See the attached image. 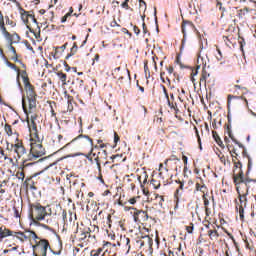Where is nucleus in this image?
Returning <instances> with one entry per match:
<instances>
[{"instance_id":"9","label":"nucleus","mask_w":256,"mask_h":256,"mask_svg":"<svg viewBox=\"0 0 256 256\" xmlns=\"http://www.w3.org/2000/svg\"><path fill=\"white\" fill-rule=\"evenodd\" d=\"M33 241L35 243L32 246L33 256H47L48 249H51L49 240L39 237V239H33Z\"/></svg>"},{"instance_id":"18","label":"nucleus","mask_w":256,"mask_h":256,"mask_svg":"<svg viewBox=\"0 0 256 256\" xmlns=\"http://www.w3.org/2000/svg\"><path fill=\"white\" fill-rule=\"evenodd\" d=\"M8 51L10 53V59L14 61V63H20L23 69H27V66L19 59L17 55V50L14 48L13 44H8Z\"/></svg>"},{"instance_id":"14","label":"nucleus","mask_w":256,"mask_h":256,"mask_svg":"<svg viewBox=\"0 0 256 256\" xmlns=\"http://www.w3.org/2000/svg\"><path fill=\"white\" fill-rule=\"evenodd\" d=\"M236 191L238 193L239 201L237 199L234 200L235 205L238 206V207H245L246 208L247 207V195H249V188L246 189L245 192H241L240 187L238 186L236 188Z\"/></svg>"},{"instance_id":"31","label":"nucleus","mask_w":256,"mask_h":256,"mask_svg":"<svg viewBox=\"0 0 256 256\" xmlns=\"http://www.w3.org/2000/svg\"><path fill=\"white\" fill-rule=\"evenodd\" d=\"M232 161L234 163V173H237V169L238 171H243V164H241V161H237V157H235V155L232 154Z\"/></svg>"},{"instance_id":"7","label":"nucleus","mask_w":256,"mask_h":256,"mask_svg":"<svg viewBox=\"0 0 256 256\" xmlns=\"http://www.w3.org/2000/svg\"><path fill=\"white\" fill-rule=\"evenodd\" d=\"M86 159L93 163V159L97 165L98 173H101V161L103 159H107V150L99 149V147L95 146L91 149L90 153L85 155Z\"/></svg>"},{"instance_id":"57","label":"nucleus","mask_w":256,"mask_h":256,"mask_svg":"<svg viewBox=\"0 0 256 256\" xmlns=\"http://www.w3.org/2000/svg\"><path fill=\"white\" fill-rule=\"evenodd\" d=\"M185 229H186L187 233H193V229H194L193 223H190V225L186 226Z\"/></svg>"},{"instance_id":"52","label":"nucleus","mask_w":256,"mask_h":256,"mask_svg":"<svg viewBox=\"0 0 256 256\" xmlns=\"http://www.w3.org/2000/svg\"><path fill=\"white\" fill-rule=\"evenodd\" d=\"M16 177H17V179H20V181H23L25 179V172H23V170L18 171L16 173Z\"/></svg>"},{"instance_id":"36","label":"nucleus","mask_w":256,"mask_h":256,"mask_svg":"<svg viewBox=\"0 0 256 256\" xmlns=\"http://www.w3.org/2000/svg\"><path fill=\"white\" fill-rule=\"evenodd\" d=\"M235 210H236V213L239 214L240 221H245V207L235 205Z\"/></svg>"},{"instance_id":"22","label":"nucleus","mask_w":256,"mask_h":256,"mask_svg":"<svg viewBox=\"0 0 256 256\" xmlns=\"http://www.w3.org/2000/svg\"><path fill=\"white\" fill-rule=\"evenodd\" d=\"M107 215V211L101 210L100 212H98V214L94 216L93 221H97L98 225H103V227H105V219Z\"/></svg>"},{"instance_id":"60","label":"nucleus","mask_w":256,"mask_h":256,"mask_svg":"<svg viewBox=\"0 0 256 256\" xmlns=\"http://www.w3.org/2000/svg\"><path fill=\"white\" fill-rule=\"evenodd\" d=\"M110 27H121V25H119V23H117V20H115L114 18L113 21L110 22Z\"/></svg>"},{"instance_id":"53","label":"nucleus","mask_w":256,"mask_h":256,"mask_svg":"<svg viewBox=\"0 0 256 256\" xmlns=\"http://www.w3.org/2000/svg\"><path fill=\"white\" fill-rule=\"evenodd\" d=\"M238 43L240 45V50L243 52V47H245V39L243 37H239Z\"/></svg>"},{"instance_id":"55","label":"nucleus","mask_w":256,"mask_h":256,"mask_svg":"<svg viewBox=\"0 0 256 256\" xmlns=\"http://www.w3.org/2000/svg\"><path fill=\"white\" fill-rule=\"evenodd\" d=\"M137 199H139V196L132 197L128 200V203H130V205H135V203H137Z\"/></svg>"},{"instance_id":"37","label":"nucleus","mask_w":256,"mask_h":256,"mask_svg":"<svg viewBox=\"0 0 256 256\" xmlns=\"http://www.w3.org/2000/svg\"><path fill=\"white\" fill-rule=\"evenodd\" d=\"M57 77L61 81L62 85H67V74L63 73V71L56 72Z\"/></svg>"},{"instance_id":"35","label":"nucleus","mask_w":256,"mask_h":256,"mask_svg":"<svg viewBox=\"0 0 256 256\" xmlns=\"http://www.w3.org/2000/svg\"><path fill=\"white\" fill-rule=\"evenodd\" d=\"M24 185L26 189H33L34 191L37 190V187H35V182L32 178H26V180L24 181Z\"/></svg>"},{"instance_id":"43","label":"nucleus","mask_w":256,"mask_h":256,"mask_svg":"<svg viewBox=\"0 0 256 256\" xmlns=\"http://www.w3.org/2000/svg\"><path fill=\"white\" fill-rule=\"evenodd\" d=\"M6 65H8L10 67V69H13L14 71H17L18 76L21 74V70L19 69V67H17V65L7 61Z\"/></svg>"},{"instance_id":"56","label":"nucleus","mask_w":256,"mask_h":256,"mask_svg":"<svg viewBox=\"0 0 256 256\" xmlns=\"http://www.w3.org/2000/svg\"><path fill=\"white\" fill-rule=\"evenodd\" d=\"M71 17V13H66L62 18H61V23H66L67 19Z\"/></svg>"},{"instance_id":"11","label":"nucleus","mask_w":256,"mask_h":256,"mask_svg":"<svg viewBox=\"0 0 256 256\" xmlns=\"http://www.w3.org/2000/svg\"><path fill=\"white\" fill-rule=\"evenodd\" d=\"M128 210L131 211L134 223H137V225H144L149 221V213L147 211L135 207H129Z\"/></svg>"},{"instance_id":"21","label":"nucleus","mask_w":256,"mask_h":256,"mask_svg":"<svg viewBox=\"0 0 256 256\" xmlns=\"http://www.w3.org/2000/svg\"><path fill=\"white\" fill-rule=\"evenodd\" d=\"M112 246L113 244L111 242H104L102 247L91 250L90 256H106L103 254V251H105L106 247H112Z\"/></svg>"},{"instance_id":"5","label":"nucleus","mask_w":256,"mask_h":256,"mask_svg":"<svg viewBox=\"0 0 256 256\" xmlns=\"http://www.w3.org/2000/svg\"><path fill=\"white\" fill-rule=\"evenodd\" d=\"M45 147H43V142L41 141V137L30 138V152L26 158H24V163L27 161H37L40 157L45 155Z\"/></svg>"},{"instance_id":"17","label":"nucleus","mask_w":256,"mask_h":256,"mask_svg":"<svg viewBox=\"0 0 256 256\" xmlns=\"http://www.w3.org/2000/svg\"><path fill=\"white\" fill-rule=\"evenodd\" d=\"M203 85H215V77L211 75V73L207 72L205 68L202 69L201 77H200V84Z\"/></svg>"},{"instance_id":"28","label":"nucleus","mask_w":256,"mask_h":256,"mask_svg":"<svg viewBox=\"0 0 256 256\" xmlns=\"http://www.w3.org/2000/svg\"><path fill=\"white\" fill-rule=\"evenodd\" d=\"M142 242L144 247H146V249H152L153 247V238H151L150 236L146 235L142 237Z\"/></svg>"},{"instance_id":"49","label":"nucleus","mask_w":256,"mask_h":256,"mask_svg":"<svg viewBox=\"0 0 256 256\" xmlns=\"http://www.w3.org/2000/svg\"><path fill=\"white\" fill-rule=\"evenodd\" d=\"M184 187H185V184L183 182L179 181L175 195H179L180 191H183Z\"/></svg>"},{"instance_id":"1","label":"nucleus","mask_w":256,"mask_h":256,"mask_svg":"<svg viewBox=\"0 0 256 256\" xmlns=\"http://www.w3.org/2000/svg\"><path fill=\"white\" fill-rule=\"evenodd\" d=\"M21 78L26 91V99H22V107L24 109V113H32V111L37 109V92L35 91V86H33L29 81V75L26 70L21 71Z\"/></svg>"},{"instance_id":"39","label":"nucleus","mask_w":256,"mask_h":256,"mask_svg":"<svg viewBox=\"0 0 256 256\" xmlns=\"http://www.w3.org/2000/svg\"><path fill=\"white\" fill-rule=\"evenodd\" d=\"M53 51L51 52V55L54 59H60L61 55H63V52H59V46L53 47Z\"/></svg>"},{"instance_id":"12","label":"nucleus","mask_w":256,"mask_h":256,"mask_svg":"<svg viewBox=\"0 0 256 256\" xmlns=\"http://www.w3.org/2000/svg\"><path fill=\"white\" fill-rule=\"evenodd\" d=\"M12 237H16V239H19L22 243H25V241H31V239H39L37 236V233L33 230H27L25 232H15L13 231Z\"/></svg>"},{"instance_id":"10","label":"nucleus","mask_w":256,"mask_h":256,"mask_svg":"<svg viewBox=\"0 0 256 256\" xmlns=\"http://www.w3.org/2000/svg\"><path fill=\"white\" fill-rule=\"evenodd\" d=\"M112 76L117 79L119 85H131V72L127 68L117 67L112 71Z\"/></svg>"},{"instance_id":"38","label":"nucleus","mask_w":256,"mask_h":256,"mask_svg":"<svg viewBox=\"0 0 256 256\" xmlns=\"http://www.w3.org/2000/svg\"><path fill=\"white\" fill-rule=\"evenodd\" d=\"M208 237L211 241H217L219 239V232L217 230H208Z\"/></svg>"},{"instance_id":"4","label":"nucleus","mask_w":256,"mask_h":256,"mask_svg":"<svg viewBox=\"0 0 256 256\" xmlns=\"http://www.w3.org/2000/svg\"><path fill=\"white\" fill-rule=\"evenodd\" d=\"M29 207L30 219L34 225H41L44 229H49V226L39 223V221H45V217L48 215L47 207L41 205L39 202L31 203Z\"/></svg>"},{"instance_id":"30","label":"nucleus","mask_w":256,"mask_h":256,"mask_svg":"<svg viewBox=\"0 0 256 256\" xmlns=\"http://www.w3.org/2000/svg\"><path fill=\"white\" fill-rule=\"evenodd\" d=\"M208 194L202 195V199L204 201L205 215L209 217L211 215V208L209 207V199L207 198Z\"/></svg>"},{"instance_id":"8","label":"nucleus","mask_w":256,"mask_h":256,"mask_svg":"<svg viewBox=\"0 0 256 256\" xmlns=\"http://www.w3.org/2000/svg\"><path fill=\"white\" fill-rule=\"evenodd\" d=\"M17 7L19 15L21 17L22 23L26 25L27 29H31V25H39L37 18H35V13L33 11H27L21 7V3L17 2Z\"/></svg>"},{"instance_id":"46","label":"nucleus","mask_w":256,"mask_h":256,"mask_svg":"<svg viewBox=\"0 0 256 256\" xmlns=\"http://www.w3.org/2000/svg\"><path fill=\"white\" fill-rule=\"evenodd\" d=\"M139 1V9L140 11H147V3L145 0H138Z\"/></svg>"},{"instance_id":"29","label":"nucleus","mask_w":256,"mask_h":256,"mask_svg":"<svg viewBox=\"0 0 256 256\" xmlns=\"http://www.w3.org/2000/svg\"><path fill=\"white\" fill-rule=\"evenodd\" d=\"M112 247H117V244H112ZM103 254L106 256H117V252L111 248V246H106V248L103 250Z\"/></svg>"},{"instance_id":"42","label":"nucleus","mask_w":256,"mask_h":256,"mask_svg":"<svg viewBox=\"0 0 256 256\" xmlns=\"http://www.w3.org/2000/svg\"><path fill=\"white\" fill-rule=\"evenodd\" d=\"M150 185H152L154 189H159V187H161V182L155 178H152L150 181Z\"/></svg>"},{"instance_id":"40","label":"nucleus","mask_w":256,"mask_h":256,"mask_svg":"<svg viewBox=\"0 0 256 256\" xmlns=\"http://www.w3.org/2000/svg\"><path fill=\"white\" fill-rule=\"evenodd\" d=\"M148 63L149 62L147 60L144 61V73H145L146 79H149V77H151V71L149 70Z\"/></svg>"},{"instance_id":"63","label":"nucleus","mask_w":256,"mask_h":256,"mask_svg":"<svg viewBox=\"0 0 256 256\" xmlns=\"http://www.w3.org/2000/svg\"><path fill=\"white\" fill-rule=\"evenodd\" d=\"M49 21L53 22V19H55V13L53 11H50L48 13Z\"/></svg>"},{"instance_id":"19","label":"nucleus","mask_w":256,"mask_h":256,"mask_svg":"<svg viewBox=\"0 0 256 256\" xmlns=\"http://www.w3.org/2000/svg\"><path fill=\"white\" fill-rule=\"evenodd\" d=\"M195 191H200L203 195H209V188L205 185V180L203 178L198 177L195 184Z\"/></svg>"},{"instance_id":"20","label":"nucleus","mask_w":256,"mask_h":256,"mask_svg":"<svg viewBox=\"0 0 256 256\" xmlns=\"http://www.w3.org/2000/svg\"><path fill=\"white\" fill-rule=\"evenodd\" d=\"M119 247H122L124 253L127 255L129 251H131V239L124 236L120 239V242H118Z\"/></svg>"},{"instance_id":"50","label":"nucleus","mask_w":256,"mask_h":256,"mask_svg":"<svg viewBox=\"0 0 256 256\" xmlns=\"http://www.w3.org/2000/svg\"><path fill=\"white\" fill-rule=\"evenodd\" d=\"M111 223H113L111 220V214L108 213L105 218V224L108 225L109 229H111Z\"/></svg>"},{"instance_id":"25","label":"nucleus","mask_w":256,"mask_h":256,"mask_svg":"<svg viewBox=\"0 0 256 256\" xmlns=\"http://www.w3.org/2000/svg\"><path fill=\"white\" fill-rule=\"evenodd\" d=\"M0 30L2 31V35H4L5 39L7 37H10L9 31H7V28L5 27V17H3V13L0 11Z\"/></svg>"},{"instance_id":"45","label":"nucleus","mask_w":256,"mask_h":256,"mask_svg":"<svg viewBox=\"0 0 256 256\" xmlns=\"http://www.w3.org/2000/svg\"><path fill=\"white\" fill-rule=\"evenodd\" d=\"M7 159H9V157L5 154L3 147L0 146V161H7Z\"/></svg>"},{"instance_id":"24","label":"nucleus","mask_w":256,"mask_h":256,"mask_svg":"<svg viewBox=\"0 0 256 256\" xmlns=\"http://www.w3.org/2000/svg\"><path fill=\"white\" fill-rule=\"evenodd\" d=\"M141 177L144 178V179H143V182L141 181ZM148 177H149V175H147V171H144V172L142 173V176H138V181H139L140 186H141V188H142V191H143V193L146 195V197H148V195H149V190H146V189H145V184L147 183Z\"/></svg>"},{"instance_id":"48","label":"nucleus","mask_w":256,"mask_h":256,"mask_svg":"<svg viewBox=\"0 0 256 256\" xmlns=\"http://www.w3.org/2000/svg\"><path fill=\"white\" fill-rule=\"evenodd\" d=\"M156 200L161 208H163V203H165V198L159 194L156 195Z\"/></svg>"},{"instance_id":"16","label":"nucleus","mask_w":256,"mask_h":256,"mask_svg":"<svg viewBox=\"0 0 256 256\" xmlns=\"http://www.w3.org/2000/svg\"><path fill=\"white\" fill-rule=\"evenodd\" d=\"M181 29L184 35V39L185 37H187V35H191L192 33H195L197 31V28H195V24H193V22L189 20L182 21Z\"/></svg>"},{"instance_id":"61","label":"nucleus","mask_w":256,"mask_h":256,"mask_svg":"<svg viewBox=\"0 0 256 256\" xmlns=\"http://www.w3.org/2000/svg\"><path fill=\"white\" fill-rule=\"evenodd\" d=\"M13 211H14V217H16V219H19V217H21V213H19V210L14 207Z\"/></svg>"},{"instance_id":"59","label":"nucleus","mask_w":256,"mask_h":256,"mask_svg":"<svg viewBox=\"0 0 256 256\" xmlns=\"http://www.w3.org/2000/svg\"><path fill=\"white\" fill-rule=\"evenodd\" d=\"M121 7L123 8V9H126V10H131V11H133V9L131 8V7H129V3L128 2H123L122 4H121Z\"/></svg>"},{"instance_id":"13","label":"nucleus","mask_w":256,"mask_h":256,"mask_svg":"<svg viewBox=\"0 0 256 256\" xmlns=\"http://www.w3.org/2000/svg\"><path fill=\"white\" fill-rule=\"evenodd\" d=\"M251 181H255L253 179H249V178H245V174H243V170H240L238 172H234L233 175V182L236 185V189L238 187L241 188V183L245 184L246 189H249V183H251Z\"/></svg>"},{"instance_id":"33","label":"nucleus","mask_w":256,"mask_h":256,"mask_svg":"<svg viewBox=\"0 0 256 256\" xmlns=\"http://www.w3.org/2000/svg\"><path fill=\"white\" fill-rule=\"evenodd\" d=\"M196 67H197V69H201V67H203V69H205V67H207V60H205V58H203V56H201V54H198Z\"/></svg>"},{"instance_id":"47","label":"nucleus","mask_w":256,"mask_h":256,"mask_svg":"<svg viewBox=\"0 0 256 256\" xmlns=\"http://www.w3.org/2000/svg\"><path fill=\"white\" fill-rule=\"evenodd\" d=\"M212 135H213L216 143L221 147V145L223 144V141H221V138H219V134H217L215 131H213Z\"/></svg>"},{"instance_id":"58","label":"nucleus","mask_w":256,"mask_h":256,"mask_svg":"<svg viewBox=\"0 0 256 256\" xmlns=\"http://www.w3.org/2000/svg\"><path fill=\"white\" fill-rule=\"evenodd\" d=\"M194 130L196 133V137L198 139V143H199V145H201V136H199V130L197 129V126H194Z\"/></svg>"},{"instance_id":"3","label":"nucleus","mask_w":256,"mask_h":256,"mask_svg":"<svg viewBox=\"0 0 256 256\" xmlns=\"http://www.w3.org/2000/svg\"><path fill=\"white\" fill-rule=\"evenodd\" d=\"M97 233H99V226L93 225L91 228L79 229L76 232V239L79 241L80 247H85L89 243L97 241Z\"/></svg>"},{"instance_id":"6","label":"nucleus","mask_w":256,"mask_h":256,"mask_svg":"<svg viewBox=\"0 0 256 256\" xmlns=\"http://www.w3.org/2000/svg\"><path fill=\"white\" fill-rule=\"evenodd\" d=\"M28 129L30 131V138L36 139L39 137V131H41V122L39 121V115L32 112L26 113Z\"/></svg>"},{"instance_id":"44","label":"nucleus","mask_w":256,"mask_h":256,"mask_svg":"<svg viewBox=\"0 0 256 256\" xmlns=\"http://www.w3.org/2000/svg\"><path fill=\"white\" fill-rule=\"evenodd\" d=\"M198 73H199V68H197V66H196V68L192 69V72H191L190 79H191L192 83H195V77H197Z\"/></svg>"},{"instance_id":"26","label":"nucleus","mask_w":256,"mask_h":256,"mask_svg":"<svg viewBox=\"0 0 256 256\" xmlns=\"http://www.w3.org/2000/svg\"><path fill=\"white\" fill-rule=\"evenodd\" d=\"M13 231L9 230V228L5 226H0V241H3V239L7 237H12Z\"/></svg>"},{"instance_id":"32","label":"nucleus","mask_w":256,"mask_h":256,"mask_svg":"<svg viewBox=\"0 0 256 256\" xmlns=\"http://www.w3.org/2000/svg\"><path fill=\"white\" fill-rule=\"evenodd\" d=\"M77 51H79V46L77 45V42H74L70 49V53L66 55L65 59H71V57L77 55Z\"/></svg>"},{"instance_id":"64","label":"nucleus","mask_w":256,"mask_h":256,"mask_svg":"<svg viewBox=\"0 0 256 256\" xmlns=\"http://www.w3.org/2000/svg\"><path fill=\"white\" fill-rule=\"evenodd\" d=\"M120 138H119V134H117V132H114V143L115 145H117V143H119Z\"/></svg>"},{"instance_id":"15","label":"nucleus","mask_w":256,"mask_h":256,"mask_svg":"<svg viewBox=\"0 0 256 256\" xmlns=\"http://www.w3.org/2000/svg\"><path fill=\"white\" fill-rule=\"evenodd\" d=\"M11 149L17 155L18 159L27 155V148H25L22 141H17L15 144H11Z\"/></svg>"},{"instance_id":"51","label":"nucleus","mask_w":256,"mask_h":256,"mask_svg":"<svg viewBox=\"0 0 256 256\" xmlns=\"http://www.w3.org/2000/svg\"><path fill=\"white\" fill-rule=\"evenodd\" d=\"M136 247H137L138 249H143V247H145L144 244H143V238H138V239L136 240Z\"/></svg>"},{"instance_id":"34","label":"nucleus","mask_w":256,"mask_h":256,"mask_svg":"<svg viewBox=\"0 0 256 256\" xmlns=\"http://www.w3.org/2000/svg\"><path fill=\"white\" fill-rule=\"evenodd\" d=\"M65 99H67V103H68V109L67 111H73V103L75 102L73 96L67 94V92H65Z\"/></svg>"},{"instance_id":"2","label":"nucleus","mask_w":256,"mask_h":256,"mask_svg":"<svg viewBox=\"0 0 256 256\" xmlns=\"http://www.w3.org/2000/svg\"><path fill=\"white\" fill-rule=\"evenodd\" d=\"M51 133V141L52 146L56 147V149H67L71 143H75V141H80V145H85V143H89V145H93V139H91L88 135L80 134L76 138H74L71 142L65 144V138L61 135V126L53 130V126L50 127Z\"/></svg>"},{"instance_id":"62","label":"nucleus","mask_w":256,"mask_h":256,"mask_svg":"<svg viewBox=\"0 0 256 256\" xmlns=\"http://www.w3.org/2000/svg\"><path fill=\"white\" fill-rule=\"evenodd\" d=\"M79 253H81V249L74 247L73 249V256H79Z\"/></svg>"},{"instance_id":"23","label":"nucleus","mask_w":256,"mask_h":256,"mask_svg":"<svg viewBox=\"0 0 256 256\" xmlns=\"http://www.w3.org/2000/svg\"><path fill=\"white\" fill-rule=\"evenodd\" d=\"M48 215H53L54 217L57 215H61V212L63 211V208L59 204H53L51 206H48Z\"/></svg>"},{"instance_id":"27","label":"nucleus","mask_w":256,"mask_h":256,"mask_svg":"<svg viewBox=\"0 0 256 256\" xmlns=\"http://www.w3.org/2000/svg\"><path fill=\"white\" fill-rule=\"evenodd\" d=\"M6 40L8 41L9 45H13L14 43H19V41H21V37L19 36V34L13 33L10 34V36H8Z\"/></svg>"},{"instance_id":"41","label":"nucleus","mask_w":256,"mask_h":256,"mask_svg":"<svg viewBox=\"0 0 256 256\" xmlns=\"http://www.w3.org/2000/svg\"><path fill=\"white\" fill-rule=\"evenodd\" d=\"M4 130L8 137H11L13 135V127L10 124H5Z\"/></svg>"},{"instance_id":"54","label":"nucleus","mask_w":256,"mask_h":256,"mask_svg":"<svg viewBox=\"0 0 256 256\" xmlns=\"http://www.w3.org/2000/svg\"><path fill=\"white\" fill-rule=\"evenodd\" d=\"M61 215H62L63 222L67 223V210H62Z\"/></svg>"}]
</instances>
